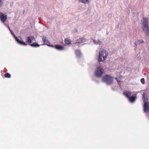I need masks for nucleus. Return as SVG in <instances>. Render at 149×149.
Masks as SVG:
<instances>
[{
    "mask_svg": "<svg viewBox=\"0 0 149 149\" xmlns=\"http://www.w3.org/2000/svg\"><path fill=\"white\" fill-rule=\"evenodd\" d=\"M83 38H81L80 39L77 40L76 42L75 43V44H77V45L79 44L80 43H81L83 42Z\"/></svg>",
    "mask_w": 149,
    "mask_h": 149,
    "instance_id": "nucleus-17",
    "label": "nucleus"
},
{
    "mask_svg": "<svg viewBox=\"0 0 149 149\" xmlns=\"http://www.w3.org/2000/svg\"><path fill=\"white\" fill-rule=\"evenodd\" d=\"M116 80L118 82H120V80H119V79H118V78H116Z\"/></svg>",
    "mask_w": 149,
    "mask_h": 149,
    "instance_id": "nucleus-24",
    "label": "nucleus"
},
{
    "mask_svg": "<svg viewBox=\"0 0 149 149\" xmlns=\"http://www.w3.org/2000/svg\"><path fill=\"white\" fill-rule=\"evenodd\" d=\"M42 40L43 42H44V44H45V43L47 44V43H49H49L48 40L47 39V38L46 36H43L42 38Z\"/></svg>",
    "mask_w": 149,
    "mask_h": 149,
    "instance_id": "nucleus-15",
    "label": "nucleus"
},
{
    "mask_svg": "<svg viewBox=\"0 0 149 149\" xmlns=\"http://www.w3.org/2000/svg\"><path fill=\"white\" fill-rule=\"evenodd\" d=\"M84 3H89V1L88 0H84Z\"/></svg>",
    "mask_w": 149,
    "mask_h": 149,
    "instance_id": "nucleus-25",
    "label": "nucleus"
},
{
    "mask_svg": "<svg viewBox=\"0 0 149 149\" xmlns=\"http://www.w3.org/2000/svg\"><path fill=\"white\" fill-rule=\"evenodd\" d=\"M7 19V16L5 14L3 13H0V19L3 23H4Z\"/></svg>",
    "mask_w": 149,
    "mask_h": 149,
    "instance_id": "nucleus-5",
    "label": "nucleus"
},
{
    "mask_svg": "<svg viewBox=\"0 0 149 149\" xmlns=\"http://www.w3.org/2000/svg\"><path fill=\"white\" fill-rule=\"evenodd\" d=\"M4 77L6 78H10L11 77V75L9 73H6L5 74Z\"/></svg>",
    "mask_w": 149,
    "mask_h": 149,
    "instance_id": "nucleus-18",
    "label": "nucleus"
},
{
    "mask_svg": "<svg viewBox=\"0 0 149 149\" xmlns=\"http://www.w3.org/2000/svg\"><path fill=\"white\" fill-rule=\"evenodd\" d=\"M136 97V95L135 94H133L131 97H130L128 98V100L130 102H133L135 101Z\"/></svg>",
    "mask_w": 149,
    "mask_h": 149,
    "instance_id": "nucleus-10",
    "label": "nucleus"
},
{
    "mask_svg": "<svg viewBox=\"0 0 149 149\" xmlns=\"http://www.w3.org/2000/svg\"><path fill=\"white\" fill-rule=\"evenodd\" d=\"M35 38L33 36H28L27 37V42L29 43H31L32 42V41Z\"/></svg>",
    "mask_w": 149,
    "mask_h": 149,
    "instance_id": "nucleus-11",
    "label": "nucleus"
},
{
    "mask_svg": "<svg viewBox=\"0 0 149 149\" xmlns=\"http://www.w3.org/2000/svg\"><path fill=\"white\" fill-rule=\"evenodd\" d=\"M113 78L108 75H106L104 76L102 79V81L107 85L111 84L113 83Z\"/></svg>",
    "mask_w": 149,
    "mask_h": 149,
    "instance_id": "nucleus-2",
    "label": "nucleus"
},
{
    "mask_svg": "<svg viewBox=\"0 0 149 149\" xmlns=\"http://www.w3.org/2000/svg\"><path fill=\"white\" fill-rule=\"evenodd\" d=\"M47 45V46H50V47H52L55 48V46H54V45H49V44H47V43H45V44H42V45Z\"/></svg>",
    "mask_w": 149,
    "mask_h": 149,
    "instance_id": "nucleus-19",
    "label": "nucleus"
},
{
    "mask_svg": "<svg viewBox=\"0 0 149 149\" xmlns=\"http://www.w3.org/2000/svg\"><path fill=\"white\" fill-rule=\"evenodd\" d=\"M142 95L143 97V100L144 103H145L146 102H148V100L147 98V96L144 93H143L142 94Z\"/></svg>",
    "mask_w": 149,
    "mask_h": 149,
    "instance_id": "nucleus-12",
    "label": "nucleus"
},
{
    "mask_svg": "<svg viewBox=\"0 0 149 149\" xmlns=\"http://www.w3.org/2000/svg\"><path fill=\"white\" fill-rule=\"evenodd\" d=\"M64 42L66 45H68L70 44L71 43L70 40L68 38L65 40Z\"/></svg>",
    "mask_w": 149,
    "mask_h": 149,
    "instance_id": "nucleus-16",
    "label": "nucleus"
},
{
    "mask_svg": "<svg viewBox=\"0 0 149 149\" xmlns=\"http://www.w3.org/2000/svg\"><path fill=\"white\" fill-rule=\"evenodd\" d=\"M139 41L140 43H143L144 42V41L143 40H142L140 41V40H139Z\"/></svg>",
    "mask_w": 149,
    "mask_h": 149,
    "instance_id": "nucleus-27",
    "label": "nucleus"
},
{
    "mask_svg": "<svg viewBox=\"0 0 149 149\" xmlns=\"http://www.w3.org/2000/svg\"><path fill=\"white\" fill-rule=\"evenodd\" d=\"M123 94L128 98L130 97V95L131 94V93L128 91H126L124 92Z\"/></svg>",
    "mask_w": 149,
    "mask_h": 149,
    "instance_id": "nucleus-13",
    "label": "nucleus"
},
{
    "mask_svg": "<svg viewBox=\"0 0 149 149\" xmlns=\"http://www.w3.org/2000/svg\"><path fill=\"white\" fill-rule=\"evenodd\" d=\"M19 38H20V39H22V38L20 37H19Z\"/></svg>",
    "mask_w": 149,
    "mask_h": 149,
    "instance_id": "nucleus-30",
    "label": "nucleus"
},
{
    "mask_svg": "<svg viewBox=\"0 0 149 149\" xmlns=\"http://www.w3.org/2000/svg\"><path fill=\"white\" fill-rule=\"evenodd\" d=\"M75 52L77 57L78 58H80L81 56L80 50L78 49H77L75 51Z\"/></svg>",
    "mask_w": 149,
    "mask_h": 149,
    "instance_id": "nucleus-8",
    "label": "nucleus"
},
{
    "mask_svg": "<svg viewBox=\"0 0 149 149\" xmlns=\"http://www.w3.org/2000/svg\"><path fill=\"white\" fill-rule=\"evenodd\" d=\"M143 109L145 112L149 111V102H146L144 103Z\"/></svg>",
    "mask_w": 149,
    "mask_h": 149,
    "instance_id": "nucleus-6",
    "label": "nucleus"
},
{
    "mask_svg": "<svg viewBox=\"0 0 149 149\" xmlns=\"http://www.w3.org/2000/svg\"><path fill=\"white\" fill-rule=\"evenodd\" d=\"M141 81L142 84H144L145 83V80L144 78H143L141 80Z\"/></svg>",
    "mask_w": 149,
    "mask_h": 149,
    "instance_id": "nucleus-20",
    "label": "nucleus"
},
{
    "mask_svg": "<svg viewBox=\"0 0 149 149\" xmlns=\"http://www.w3.org/2000/svg\"><path fill=\"white\" fill-rule=\"evenodd\" d=\"M11 34L13 36V37H14V38H15H15H16L17 37V36H16L15 35V34H14L13 32L12 31H11V32H10Z\"/></svg>",
    "mask_w": 149,
    "mask_h": 149,
    "instance_id": "nucleus-21",
    "label": "nucleus"
},
{
    "mask_svg": "<svg viewBox=\"0 0 149 149\" xmlns=\"http://www.w3.org/2000/svg\"><path fill=\"white\" fill-rule=\"evenodd\" d=\"M55 48L58 50L62 51L64 49V47L63 46L57 45H55Z\"/></svg>",
    "mask_w": 149,
    "mask_h": 149,
    "instance_id": "nucleus-9",
    "label": "nucleus"
},
{
    "mask_svg": "<svg viewBox=\"0 0 149 149\" xmlns=\"http://www.w3.org/2000/svg\"><path fill=\"white\" fill-rule=\"evenodd\" d=\"M4 24L8 28V29L9 30V31H10V32H11V31H12L10 29L9 26H8V25L7 24H6V23H4Z\"/></svg>",
    "mask_w": 149,
    "mask_h": 149,
    "instance_id": "nucleus-23",
    "label": "nucleus"
},
{
    "mask_svg": "<svg viewBox=\"0 0 149 149\" xmlns=\"http://www.w3.org/2000/svg\"><path fill=\"white\" fill-rule=\"evenodd\" d=\"M108 54V52L105 50L103 49L99 52V61H103L105 60Z\"/></svg>",
    "mask_w": 149,
    "mask_h": 149,
    "instance_id": "nucleus-3",
    "label": "nucleus"
},
{
    "mask_svg": "<svg viewBox=\"0 0 149 149\" xmlns=\"http://www.w3.org/2000/svg\"><path fill=\"white\" fill-rule=\"evenodd\" d=\"M29 45L32 47H40V45L38 44L36 42H35L33 43L32 44H29Z\"/></svg>",
    "mask_w": 149,
    "mask_h": 149,
    "instance_id": "nucleus-14",
    "label": "nucleus"
},
{
    "mask_svg": "<svg viewBox=\"0 0 149 149\" xmlns=\"http://www.w3.org/2000/svg\"><path fill=\"white\" fill-rule=\"evenodd\" d=\"M1 0H0V6H1V5L2 3L1 1Z\"/></svg>",
    "mask_w": 149,
    "mask_h": 149,
    "instance_id": "nucleus-28",
    "label": "nucleus"
},
{
    "mask_svg": "<svg viewBox=\"0 0 149 149\" xmlns=\"http://www.w3.org/2000/svg\"><path fill=\"white\" fill-rule=\"evenodd\" d=\"M143 22L141 24L142 27L145 34L147 36L149 35V30L148 25V19L147 18H143Z\"/></svg>",
    "mask_w": 149,
    "mask_h": 149,
    "instance_id": "nucleus-1",
    "label": "nucleus"
},
{
    "mask_svg": "<svg viewBox=\"0 0 149 149\" xmlns=\"http://www.w3.org/2000/svg\"><path fill=\"white\" fill-rule=\"evenodd\" d=\"M4 24L8 28V29L9 30V31H10V32H11V31H12L10 29L9 26H8V25L7 24H6V23H4Z\"/></svg>",
    "mask_w": 149,
    "mask_h": 149,
    "instance_id": "nucleus-22",
    "label": "nucleus"
},
{
    "mask_svg": "<svg viewBox=\"0 0 149 149\" xmlns=\"http://www.w3.org/2000/svg\"><path fill=\"white\" fill-rule=\"evenodd\" d=\"M15 40L16 42L20 45L26 46L27 44L22 40H20L17 37L15 38Z\"/></svg>",
    "mask_w": 149,
    "mask_h": 149,
    "instance_id": "nucleus-7",
    "label": "nucleus"
},
{
    "mask_svg": "<svg viewBox=\"0 0 149 149\" xmlns=\"http://www.w3.org/2000/svg\"><path fill=\"white\" fill-rule=\"evenodd\" d=\"M104 70L101 67H98L97 68L95 72V74L97 77H101L103 74Z\"/></svg>",
    "mask_w": 149,
    "mask_h": 149,
    "instance_id": "nucleus-4",
    "label": "nucleus"
},
{
    "mask_svg": "<svg viewBox=\"0 0 149 149\" xmlns=\"http://www.w3.org/2000/svg\"><path fill=\"white\" fill-rule=\"evenodd\" d=\"M75 32H77V29H75Z\"/></svg>",
    "mask_w": 149,
    "mask_h": 149,
    "instance_id": "nucleus-29",
    "label": "nucleus"
},
{
    "mask_svg": "<svg viewBox=\"0 0 149 149\" xmlns=\"http://www.w3.org/2000/svg\"><path fill=\"white\" fill-rule=\"evenodd\" d=\"M79 2H81L82 3H84V0H79Z\"/></svg>",
    "mask_w": 149,
    "mask_h": 149,
    "instance_id": "nucleus-26",
    "label": "nucleus"
}]
</instances>
